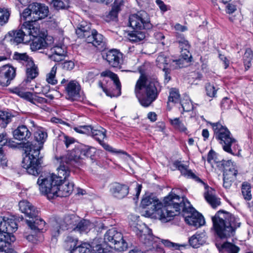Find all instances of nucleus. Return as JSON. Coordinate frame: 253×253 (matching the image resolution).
<instances>
[{"instance_id":"1","label":"nucleus","mask_w":253,"mask_h":253,"mask_svg":"<svg viewBox=\"0 0 253 253\" xmlns=\"http://www.w3.org/2000/svg\"><path fill=\"white\" fill-rule=\"evenodd\" d=\"M78 166L76 159L61 157L59 166L57 169V175L48 173L39 177L37 184L41 192L46 195L49 199L69 196L73 191L74 184L67 183L66 180L70 175L71 168Z\"/></svg>"},{"instance_id":"2","label":"nucleus","mask_w":253,"mask_h":253,"mask_svg":"<svg viewBox=\"0 0 253 253\" xmlns=\"http://www.w3.org/2000/svg\"><path fill=\"white\" fill-rule=\"evenodd\" d=\"M161 90L157 79L141 75L135 84L134 93L140 104L147 107L157 99Z\"/></svg>"},{"instance_id":"3","label":"nucleus","mask_w":253,"mask_h":253,"mask_svg":"<svg viewBox=\"0 0 253 253\" xmlns=\"http://www.w3.org/2000/svg\"><path fill=\"white\" fill-rule=\"evenodd\" d=\"M211 219L214 230L221 239L234 236L236 229L241 225L239 218L223 211H217Z\"/></svg>"},{"instance_id":"4","label":"nucleus","mask_w":253,"mask_h":253,"mask_svg":"<svg viewBox=\"0 0 253 253\" xmlns=\"http://www.w3.org/2000/svg\"><path fill=\"white\" fill-rule=\"evenodd\" d=\"M164 205L161 209L158 211L160 215V220L167 222L171 220L173 217L180 213V211L184 212L188 211V209L191 206L187 200L174 193H170L164 200Z\"/></svg>"},{"instance_id":"5","label":"nucleus","mask_w":253,"mask_h":253,"mask_svg":"<svg viewBox=\"0 0 253 253\" xmlns=\"http://www.w3.org/2000/svg\"><path fill=\"white\" fill-rule=\"evenodd\" d=\"M129 25L134 30L129 32L127 38L131 42H136L142 41L145 38V33L142 30H149L152 28L148 14L141 10L129 17Z\"/></svg>"},{"instance_id":"6","label":"nucleus","mask_w":253,"mask_h":253,"mask_svg":"<svg viewBox=\"0 0 253 253\" xmlns=\"http://www.w3.org/2000/svg\"><path fill=\"white\" fill-rule=\"evenodd\" d=\"M214 131L215 138L222 145L223 150L233 155L239 150L237 141L233 137L230 131L219 123H210Z\"/></svg>"},{"instance_id":"7","label":"nucleus","mask_w":253,"mask_h":253,"mask_svg":"<svg viewBox=\"0 0 253 253\" xmlns=\"http://www.w3.org/2000/svg\"><path fill=\"white\" fill-rule=\"evenodd\" d=\"M24 147L27 149L29 153L28 156L24 158L22 167L30 174L37 176L41 171L42 158L40 157V154L42 146H35L31 143L27 142L25 144Z\"/></svg>"},{"instance_id":"8","label":"nucleus","mask_w":253,"mask_h":253,"mask_svg":"<svg viewBox=\"0 0 253 253\" xmlns=\"http://www.w3.org/2000/svg\"><path fill=\"white\" fill-rule=\"evenodd\" d=\"M19 207L21 212L30 218L26 220L30 228L36 233L42 231L45 222L39 216L40 212L37 209L26 200L21 201Z\"/></svg>"},{"instance_id":"9","label":"nucleus","mask_w":253,"mask_h":253,"mask_svg":"<svg viewBox=\"0 0 253 253\" xmlns=\"http://www.w3.org/2000/svg\"><path fill=\"white\" fill-rule=\"evenodd\" d=\"M40 28L38 25L31 24L29 22H25L20 29L10 31L5 36V39L11 44L21 43L28 41V37L37 36L39 34Z\"/></svg>"},{"instance_id":"10","label":"nucleus","mask_w":253,"mask_h":253,"mask_svg":"<svg viewBox=\"0 0 253 253\" xmlns=\"http://www.w3.org/2000/svg\"><path fill=\"white\" fill-rule=\"evenodd\" d=\"M48 11L47 6L39 3H33L29 4L28 7L24 9L21 14V19L25 20L27 17H30L31 19L27 22L35 25H38L36 23V21L46 17Z\"/></svg>"},{"instance_id":"11","label":"nucleus","mask_w":253,"mask_h":253,"mask_svg":"<svg viewBox=\"0 0 253 253\" xmlns=\"http://www.w3.org/2000/svg\"><path fill=\"white\" fill-rule=\"evenodd\" d=\"M104 240L105 242L109 244L110 247L119 252L126 251L128 248V244L124 239L122 234L115 228L107 231L104 235Z\"/></svg>"},{"instance_id":"12","label":"nucleus","mask_w":253,"mask_h":253,"mask_svg":"<svg viewBox=\"0 0 253 253\" xmlns=\"http://www.w3.org/2000/svg\"><path fill=\"white\" fill-rule=\"evenodd\" d=\"M141 206L143 209L150 207L149 210L146 211L145 215L147 216L155 215L160 220V215L158 214V211L161 209L162 204L158 199L150 196L143 198L141 202Z\"/></svg>"},{"instance_id":"13","label":"nucleus","mask_w":253,"mask_h":253,"mask_svg":"<svg viewBox=\"0 0 253 253\" xmlns=\"http://www.w3.org/2000/svg\"><path fill=\"white\" fill-rule=\"evenodd\" d=\"M188 211H185V221L189 225H192L196 227H199L205 223L203 216L196 211L191 206L188 209Z\"/></svg>"},{"instance_id":"14","label":"nucleus","mask_w":253,"mask_h":253,"mask_svg":"<svg viewBox=\"0 0 253 253\" xmlns=\"http://www.w3.org/2000/svg\"><path fill=\"white\" fill-rule=\"evenodd\" d=\"M102 57L114 68H121L123 63V55L117 49H111L103 53Z\"/></svg>"},{"instance_id":"15","label":"nucleus","mask_w":253,"mask_h":253,"mask_svg":"<svg viewBox=\"0 0 253 253\" xmlns=\"http://www.w3.org/2000/svg\"><path fill=\"white\" fill-rule=\"evenodd\" d=\"M16 76L14 68L8 65L0 67V85L7 86Z\"/></svg>"},{"instance_id":"16","label":"nucleus","mask_w":253,"mask_h":253,"mask_svg":"<svg viewBox=\"0 0 253 253\" xmlns=\"http://www.w3.org/2000/svg\"><path fill=\"white\" fill-rule=\"evenodd\" d=\"M86 42L92 43L99 51L104 50L107 47L104 38L95 30L91 31V34L89 37L86 38Z\"/></svg>"},{"instance_id":"17","label":"nucleus","mask_w":253,"mask_h":253,"mask_svg":"<svg viewBox=\"0 0 253 253\" xmlns=\"http://www.w3.org/2000/svg\"><path fill=\"white\" fill-rule=\"evenodd\" d=\"M67 92V98L72 101L77 100L80 97V86L75 81H71L62 89Z\"/></svg>"},{"instance_id":"18","label":"nucleus","mask_w":253,"mask_h":253,"mask_svg":"<svg viewBox=\"0 0 253 253\" xmlns=\"http://www.w3.org/2000/svg\"><path fill=\"white\" fill-rule=\"evenodd\" d=\"M218 168L223 170V176L231 179H235L238 173L237 170L235 169L231 161L219 162Z\"/></svg>"},{"instance_id":"19","label":"nucleus","mask_w":253,"mask_h":253,"mask_svg":"<svg viewBox=\"0 0 253 253\" xmlns=\"http://www.w3.org/2000/svg\"><path fill=\"white\" fill-rule=\"evenodd\" d=\"M18 228L16 219L4 217L0 218V231L8 233L15 232Z\"/></svg>"},{"instance_id":"20","label":"nucleus","mask_w":253,"mask_h":253,"mask_svg":"<svg viewBox=\"0 0 253 253\" xmlns=\"http://www.w3.org/2000/svg\"><path fill=\"white\" fill-rule=\"evenodd\" d=\"M173 166L180 171L181 173L188 178H192L196 181L201 182L205 185L206 189H209V186L206 184L201 179L197 176L192 170L187 169V167L186 165L182 164L180 161H176L173 163Z\"/></svg>"},{"instance_id":"21","label":"nucleus","mask_w":253,"mask_h":253,"mask_svg":"<svg viewBox=\"0 0 253 253\" xmlns=\"http://www.w3.org/2000/svg\"><path fill=\"white\" fill-rule=\"evenodd\" d=\"M110 190L113 195L118 199L124 198L128 193V187L126 185L119 183L112 184Z\"/></svg>"},{"instance_id":"22","label":"nucleus","mask_w":253,"mask_h":253,"mask_svg":"<svg viewBox=\"0 0 253 253\" xmlns=\"http://www.w3.org/2000/svg\"><path fill=\"white\" fill-rule=\"evenodd\" d=\"M13 137L19 141H26L31 136L32 133L25 125L18 126L13 131Z\"/></svg>"},{"instance_id":"23","label":"nucleus","mask_w":253,"mask_h":253,"mask_svg":"<svg viewBox=\"0 0 253 253\" xmlns=\"http://www.w3.org/2000/svg\"><path fill=\"white\" fill-rule=\"evenodd\" d=\"M80 220L79 216L74 214L67 215L65 216L60 223V228L62 230H68L73 228Z\"/></svg>"},{"instance_id":"24","label":"nucleus","mask_w":253,"mask_h":253,"mask_svg":"<svg viewBox=\"0 0 253 253\" xmlns=\"http://www.w3.org/2000/svg\"><path fill=\"white\" fill-rule=\"evenodd\" d=\"M206 233L203 232H197L189 239L190 245L194 248H198L204 244L207 240Z\"/></svg>"},{"instance_id":"25","label":"nucleus","mask_w":253,"mask_h":253,"mask_svg":"<svg viewBox=\"0 0 253 253\" xmlns=\"http://www.w3.org/2000/svg\"><path fill=\"white\" fill-rule=\"evenodd\" d=\"M90 24L85 22H82L80 23L76 29V33L80 38H87L91 34Z\"/></svg>"},{"instance_id":"26","label":"nucleus","mask_w":253,"mask_h":253,"mask_svg":"<svg viewBox=\"0 0 253 253\" xmlns=\"http://www.w3.org/2000/svg\"><path fill=\"white\" fill-rule=\"evenodd\" d=\"M39 35L40 34L35 37L31 36L28 39V41H32L30 46L33 51L45 48L47 47V43L45 39L41 37H39Z\"/></svg>"},{"instance_id":"27","label":"nucleus","mask_w":253,"mask_h":253,"mask_svg":"<svg viewBox=\"0 0 253 253\" xmlns=\"http://www.w3.org/2000/svg\"><path fill=\"white\" fill-rule=\"evenodd\" d=\"M122 5H123V0L118 2L117 0H115L112 10L106 16L105 21L108 22L111 20H115L117 18L119 11L121 10L120 7Z\"/></svg>"},{"instance_id":"28","label":"nucleus","mask_w":253,"mask_h":253,"mask_svg":"<svg viewBox=\"0 0 253 253\" xmlns=\"http://www.w3.org/2000/svg\"><path fill=\"white\" fill-rule=\"evenodd\" d=\"M140 240L145 244H151L153 241L152 231L148 228L145 227L144 229L137 233Z\"/></svg>"},{"instance_id":"29","label":"nucleus","mask_w":253,"mask_h":253,"mask_svg":"<svg viewBox=\"0 0 253 253\" xmlns=\"http://www.w3.org/2000/svg\"><path fill=\"white\" fill-rule=\"evenodd\" d=\"M26 76L27 79L25 80L26 83L31 82V81L36 77L39 74L38 67L35 65L33 60L32 61V64H28L26 66Z\"/></svg>"},{"instance_id":"30","label":"nucleus","mask_w":253,"mask_h":253,"mask_svg":"<svg viewBox=\"0 0 253 253\" xmlns=\"http://www.w3.org/2000/svg\"><path fill=\"white\" fill-rule=\"evenodd\" d=\"M204 197L207 202L213 208H216L220 204V199L217 198L213 193L212 189L208 190L204 194Z\"/></svg>"},{"instance_id":"31","label":"nucleus","mask_w":253,"mask_h":253,"mask_svg":"<svg viewBox=\"0 0 253 253\" xmlns=\"http://www.w3.org/2000/svg\"><path fill=\"white\" fill-rule=\"evenodd\" d=\"M34 137L39 145L42 146L47 138V133L44 128L40 127L35 132Z\"/></svg>"},{"instance_id":"32","label":"nucleus","mask_w":253,"mask_h":253,"mask_svg":"<svg viewBox=\"0 0 253 253\" xmlns=\"http://www.w3.org/2000/svg\"><path fill=\"white\" fill-rule=\"evenodd\" d=\"M169 122L170 124L174 128L181 132L184 133L185 134L188 133L187 127L184 125L183 123L180 120L179 118L174 119H170Z\"/></svg>"},{"instance_id":"33","label":"nucleus","mask_w":253,"mask_h":253,"mask_svg":"<svg viewBox=\"0 0 253 253\" xmlns=\"http://www.w3.org/2000/svg\"><path fill=\"white\" fill-rule=\"evenodd\" d=\"M90 244L83 243L71 248L70 253H89Z\"/></svg>"},{"instance_id":"34","label":"nucleus","mask_w":253,"mask_h":253,"mask_svg":"<svg viewBox=\"0 0 253 253\" xmlns=\"http://www.w3.org/2000/svg\"><path fill=\"white\" fill-rule=\"evenodd\" d=\"M101 76L102 77H108L114 81V83L116 86V89L119 91L118 95H120L121 94V85L117 75L110 71H105L101 73Z\"/></svg>"},{"instance_id":"35","label":"nucleus","mask_w":253,"mask_h":253,"mask_svg":"<svg viewBox=\"0 0 253 253\" xmlns=\"http://www.w3.org/2000/svg\"><path fill=\"white\" fill-rule=\"evenodd\" d=\"M13 59L21 63L26 66L28 64H32V59L26 53H19L15 52L13 55Z\"/></svg>"},{"instance_id":"36","label":"nucleus","mask_w":253,"mask_h":253,"mask_svg":"<svg viewBox=\"0 0 253 253\" xmlns=\"http://www.w3.org/2000/svg\"><path fill=\"white\" fill-rule=\"evenodd\" d=\"M240 248L230 243H224L219 250L220 253H238Z\"/></svg>"},{"instance_id":"37","label":"nucleus","mask_w":253,"mask_h":253,"mask_svg":"<svg viewBox=\"0 0 253 253\" xmlns=\"http://www.w3.org/2000/svg\"><path fill=\"white\" fill-rule=\"evenodd\" d=\"M100 129H97L93 128L90 134L100 144H101L102 140L106 137V130L101 127H100Z\"/></svg>"},{"instance_id":"38","label":"nucleus","mask_w":253,"mask_h":253,"mask_svg":"<svg viewBox=\"0 0 253 253\" xmlns=\"http://www.w3.org/2000/svg\"><path fill=\"white\" fill-rule=\"evenodd\" d=\"M241 191L245 200L250 201L252 199L251 186L250 184L244 182L242 185Z\"/></svg>"},{"instance_id":"39","label":"nucleus","mask_w":253,"mask_h":253,"mask_svg":"<svg viewBox=\"0 0 253 253\" xmlns=\"http://www.w3.org/2000/svg\"><path fill=\"white\" fill-rule=\"evenodd\" d=\"M89 222L86 220H79L76 225L74 227V230L80 232H87L89 229Z\"/></svg>"},{"instance_id":"40","label":"nucleus","mask_w":253,"mask_h":253,"mask_svg":"<svg viewBox=\"0 0 253 253\" xmlns=\"http://www.w3.org/2000/svg\"><path fill=\"white\" fill-rule=\"evenodd\" d=\"M170 60L167 58L164 54H160L156 59L157 66L163 69L164 67H167V66L169 63L170 64Z\"/></svg>"},{"instance_id":"41","label":"nucleus","mask_w":253,"mask_h":253,"mask_svg":"<svg viewBox=\"0 0 253 253\" xmlns=\"http://www.w3.org/2000/svg\"><path fill=\"white\" fill-rule=\"evenodd\" d=\"M253 57V53L250 48L246 49L243 57L244 63L246 70H248L251 66V61Z\"/></svg>"},{"instance_id":"42","label":"nucleus","mask_w":253,"mask_h":253,"mask_svg":"<svg viewBox=\"0 0 253 253\" xmlns=\"http://www.w3.org/2000/svg\"><path fill=\"white\" fill-rule=\"evenodd\" d=\"M69 0H52L51 4L56 10L67 9L69 7Z\"/></svg>"},{"instance_id":"43","label":"nucleus","mask_w":253,"mask_h":253,"mask_svg":"<svg viewBox=\"0 0 253 253\" xmlns=\"http://www.w3.org/2000/svg\"><path fill=\"white\" fill-rule=\"evenodd\" d=\"M54 65L51 69L50 72L46 75V81L48 83L54 85L57 83V80L55 79V75L57 71V65Z\"/></svg>"},{"instance_id":"44","label":"nucleus","mask_w":253,"mask_h":253,"mask_svg":"<svg viewBox=\"0 0 253 253\" xmlns=\"http://www.w3.org/2000/svg\"><path fill=\"white\" fill-rule=\"evenodd\" d=\"M180 101V94L176 88H171L169 91V95L168 98V103L172 102L176 103Z\"/></svg>"},{"instance_id":"45","label":"nucleus","mask_w":253,"mask_h":253,"mask_svg":"<svg viewBox=\"0 0 253 253\" xmlns=\"http://www.w3.org/2000/svg\"><path fill=\"white\" fill-rule=\"evenodd\" d=\"M98 239L96 238L90 244V252L91 250L94 253H105V249L102 247L100 244L97 243Z\"/></svg>"},{"instance_id":"46","label":"nucleus","mask_w":253,"mask_h":253,"mask_svg":"<svg viewBox=\"0 0 253 253\" xmlns=\"http://www.w3.org/2000/svg\"><path fill=\"white\" fill-rule=\"evenodd\" d=\"M207 161L208 162V163H209L210 164H212L213 163H214L215 164H216V167L218 168V165L219 162H225L226 161H224L223 160L221 161H220L217 158L216 153L212 150H211L209 151V152L208 153Z\"/></svg>"},{"instance_id":"47","label":"nucleus","mask_w":253,"mask_h":253,"mask_svg":"<svg viewBox=\"0 0 253 253\" xmlns=\"http://www.w3.org/2000/svg\"><path fill=\"white\" fill-rule=\"evenodd\" d=\"M9 16L10 13L6 9L0 8V26L8 22Z\"/></svg>"},{"instance_id":"48","label":"nucleus","mask_w":253,"mask_h":253,"mask_svg":"<svg viewBox=\"0 0 253 253\" xmlns=\"http://www.w3.org/2000/svg\"><path fill=\"white\" fill-rule=\"evenodd\" d=\"M11 121L10 116L7 113L0 111V125L2 127H5Z\"/></svg>"},{"instance_id":"49","label":"nucleus","mask_w":253,"mask_h":253,"mask_svg":"<svg viewBox=\"0 0 253 253\" xmlns=\"http://www.w3.org/2000/svg\"><path fill=\"white\" fill-rule=\"evenodd\" d=\"M162 243L165 246L168 247L171 250H180V248H185L186 246L185 244H179L171 242L168 240H163Z\"/></svg>"},{"instance_id":"50","label":"nucleus","mask_w":253,"mask_h":253,"mask_svg":"<svg viewBox=\"0 0 253 253\" xmlns=\"http://www.w3.org/2000/svg\"><path fill=\"white\" fill-rule=\"evenodd\" d=\"M185 63H186V60L181 57L177 60H172L170 63L169 67L171 69L174 70L184 67Z\"/></svg>"},{"instance_id":"51","label":"nucleus","mask_w":253,"mask_h":253,"mask_svg":"<svg viewBox=\"0 0 253 253\" xmlns=\"http://www.w3.org/2000/svg\"><path fill=\"white\" fill-rule=\"evenodd\" d=\"M53 52V54L50 56L52 60L59 62L64 59L65 56L64 51H62V52H57V50H54Z\"/></svg>"},{"instance_id":"52","label":"nucleus","mask_w":253,"mask_h":253,"mask_svg":"<svg viewBox=\"0 0 253 253\" xmlns=\"http://www.w3.org/2000/svg\"><path fill=\"white\" fill-rule=\"evenodd\" d=\"M207 94L210 97H213L216 93V90L214 86L211 84H207L206 86Z\"/></svg>"},{"instance_id":"53","label":"nucleus","mask_w":253,"mask_h":253,"mask_svg":"<svg viewBox=\"0 0 253 253\" xmlns=\"http://www.w3.org/2000/svg\"><path fill=\"white\" fill-rule=\"evenodd\" d=\"M31 230L32 231L33 233H35V234L39 233V236L38 235H34V234H31V235H29L27 236L26 239L29 242H31L34 244H36L37 243V242L38 241L40 240L39 238L40 237V236L41 235V233H42L43 232V230H42V231H41L40 232H37V233L34 232L33 230H32V229H31Z\"/></svg>"},{"instance_id":"54","label":"nucleus","mask_w":253,"mask_h":253,"mask_svg":"<svg viewBox=\"0 0 253 253\" xmlns=\"http://www.w3.org/2000/svg\"><path fill=\"white\" fill-rule=\"evenodd\" d=\"M58 65H61L62 68L66 70H71L74 67V63L71 61H65L62 63H58Z\"/></svg>"},{"instance_id":"55","label":"nucleus","mask_w":253,"mask_h":253,"mask_svg":"<svg viewBox=\"0 0 253 253\" xmlns=\"http://www.w3.org/2000/svg\"><path fill=\"white\" fill-rule=\"evenodd\" d=\"M180 52V56L182 57V58H183L186 60V63H188L190 61H191L192 55L189 52V49L181 50Z\"/></svg>"},{"instance_id":"56","label":"nucleus","mask_w":253,"mask_h":253,"mask_svg":"<svg viewBox=\"0 0 253 253\" xmlns=\"http://www.w3.org/2000/svg\"><path fill=\"white\" fill-rule=\"evenodd\" d=\"M178 42L181 50L190 49V45L188 41L185 39H181L178 41Z\"/></svg>"},{"instance_id":"57","label":"nucleus","mask_w":253,"mask_h":253,"mask_svg":"<svg viewBox=\"0 0 253 253\" xmlns=\"http://www.w3.org/2000/svg\"><path fill=\"white\" fill-rule=\"evenodd\" d=\"M180 103L184 111L189 112L193 109V105L190 101H182Z\"/></svg>"},{"instance_id":"58","label":"nucleus","mask_w":253,"mask_h":253,"mask_svg":"<svg viewBox=\"0 0 253 253\" xmlns=\"http://www.w3.org/2000/svg\"><path fill=\"white\" fill-rule=\"evenodd\" d=\"M67 244L70 246V248H73L79 244V241L77 239H75L72 237L68 236L65 240Z\"/></svg>"},{"instance_id":"59","label":"nucleus","mask_w":253,"mask_h":253,"mask_svg":"<svg viewBox=\"0 0 253 253\" xmlns=\"http://www.w3.org/2000/svg\"><path fill=\"white\" fill-rule=\"evenodd\" d=\"M46 103H47L46 99L42 97L38 96L36 94L34 95L33 102L32 103L33 104L36 105L38 103L43 104Z\"/></svg>"},{"instance_id":"60","label":"nucleus","mask_w":253,"mask_h":253,"mask_svg":"<svg viewBox=\"0 0 253 253\" xmlns=\"http://www.w3.org/2000/svg\"><path fill=\"white\" fill-rule=\"evenodd\" d=\"M94 148H88L86 149H84L82 151V153L83 155L86 156V157H90L91 159H93L92 155V153H94Z\"/></svg>"},{"instance_id":"61","label":"nucleus","mask_w":253,"mask_h":253,"mask_svg":"<svg viewBox=\"0 0 253 253\" xmlns=\"http://www.w3.org/2000/svg\"><path fill=\"white\" fill-rule=\"evenodd\" d=\"M235 180V179H231L229 178L227 179L226 177L223 176V187L227 189H229L232 185V182Z\"/></svg>"},{"instance_id":"62","label":"nucleus","mask_w":253,"mask_h":253,"mask_svg":"<svg viewBox=\"0 0 253 253\" xmlns=\"http://www.w3.org/2000/svg\"><path fill=\"white\" fill-rule=\"evenodd\" d=\"M8 141V137L6 133L0 134V147L5 145Z\"/></svg>"},{"instance_id":"63","label":"nucleus","mask_w":253,"mask_h":253,"mask_svg":"<svg viewBox=\"0 0 253 253\" xmlns=\"http://www.w3.org/2000/svg\"><path fill=\"white\" fill-rule=\"evenodd\" d=\"M34 95L35 94L30 92H24L22 98L26 99L32 103L33 102Z\"/></svg>"},{"instance_id":"64","label":"nucleus","mask_w":253,"mask_h":253,"mask_svg":"<svg viewBox=\"0 0 253 253\" xmlns=\"http://www.w3.org/2000/svg\"><path fill=\"white\" fill-rule=\"evenodd\" d=\"M231 102V101L227 97L224 98L221 102V107L224 109H228L229 107V104Z\"/></svg>"}]
</instances>
